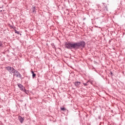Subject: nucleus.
Listing matches in <instances>:
<instances>
[{
  "label": "nucleus",
  "instance_id": "10",
  "mask_svg": "<svg viewBox=\"0 0 125 125\" xmlns=\"http://www.w3.org/2000/svg\"><path fill=\"white\" fill-rule=\"evenodd\" d=\"M61 109L62 111H65V108H64V107H61Z\"/></svg>",
  "mask_w": 125,
  "mask_h": 125
},
{
  "label": "nucleus",
  "instance_id": "7",
  "mask_svg": "<svg viewBox=\"0 0 125 125\" xmlns=\"http://www.w3.org/2000/svg\"><path fill=\"white\" fill-rule=\"evenodd\" d=\"M23 91H24V92H25L26 94H28L29 93V91L25 89L23 90Z\"/></svg>",
  "mask_w": 125,
  "mask_h": 125
},
{
  "label": "nucleus",
  "instance_id": "12",
  "mask_svg": "<svg viewBox=\"0 0 125 125\" xmlns=\"http://www.w3.org/2000/svg\"><path fill=\"white\" fill-rule=\"evenodd\" d=\"M1 45H2V43H1V42H0V46H1Z\"/></svg>",
  "mask_w": 125,
  "mask_h": 125
},
{
  "label": "nucleus",
  "instance_id": "2",
  "mask_svg": "<svg viewBox=\"0 0 125 125\" xmlns=\"http://www.w3.org/2000/svg\"><path fill=\"white\" fill-rule=\"evenodd\" d=\"M13 73L14 78H21V74L17 70H14Z\"/></svg>",
  "mask_w": 125,
  "mask_h": 125
},
{
  "label": "nucleus",
  "instance_id": "4",
  "mask_svg": "<svg viewBox=\"0 0 125 125\" xmlns=\"http://www.w3.org/2000/svg\"><path fill=\"white\" fill-rule=\"evenodd\" d=\"M18 86L20 88L21 90H22V91L25 89V87H24L23 85H22V84L20 83H18Z\"/></svg>",
  "mask_w": 125,
  "mask_h": 125
},
{
  "label": "nucleus",
  "instance_id": "6",
  "mask_svg": "<svg viewBox=\"0 0 125 125\" xmlns=\"http://www.w3.org/2000/svg\"><path fill=\"white\" fill-rule=\"evenodd\" d=\"M75 85H76V86H79L80 84H81V82H75L74 83Z\"/></svg>",
  "mask_w": 125,
  "mask_h": 125
},
{
  "label": "nucleus",
  "instance_id": "5",
  "mask_svg": "<svg viewBox=\"0 0 125 125\" xmlns=\"http://www.w3.org/2000/svg\"><path fill=\"white\" fill-rule=\"evenodd\" d=\"M19 120L20 123H21V124H22L23 123V122H24V120H25V118H22L21 116H19Z\"/></svg>",
  "mask_w": 125,
  "mask_h": 125
},
{
  "label": "nucleus",
  "instance_id": "3",
  "mask_svg": "<svg viewBox=\"0 0 125 125\" xmlns=\"http://www.w3.org/2000/svg\"><path fill=\"white\" fill-rule=\"evenodd\" d=\"M6 70L8 71V72H10V73H11V72H13L14 70V68L13 67L8 66L6 67Z\"/></svg>",
  "mask_w": 125,
  "mask_h": 125
},
{
  "label": "nucleus",
  "instance_id": "9",
  "mask_svg": "<svg viewBox=\"0 0 125 125\" xmlns=\"http://www.w3.org/2000/svg\"><path fill=\"white\" fill-rule=\"evenodd\" d=\"M31 73L32 74L33 78H34V77H36V74H35V73H34V71H31Z\"/></svg>",
  "mask_w": 125,
  "mask_h": 125
},
{
  "label": "nucleus",
  "instance_id": "1",
  "mask_svg": "<svg viewBox=\"0 0 125 125\" xmlns=\"http://www.w3.org/2000/svg\"><path fill=\"white\" fill-rule=\"evenodd\" d=\"M85 43L83 42L78 43L75 42L74 43L70 42H65V46L66 48H68V49H72V48H79L80 46H83V47Z\"/></svg>",
  "mask_w": 125,
  "mask_h": 125
},
{
  "label": "nucleus",
  "instance_id": "8",
  "mask_svg": "<svg viewBox=\"0 0 125 125\" xmlns=\"http://www.w3.org/2000/svg\"><path fill=\"white\" fill-rule=\"evenodd\" d=\"M15 33L16 34H17L18 35H20V32L17 31V30H15Z\"/></svg>",
  "mask_w": 125,
  "mask_h": 125
},
{
  "label": "nucleus",
  "instance_id": "11",
  "mask_svg": "<svg viewBox=\"0 0 125 125\" xmlns=\"http://www.w3.org/2000/svg\"><path fill=\"white\" fill-rule=\"evenodd\" d=\"M88 83L87 82V83H83V85L85 86H86V85H87V84Z\"/></svg>",
  "mask_w": 125,
  "mask_h": 125
},
{
  "label": "nucleus",
  "instance_id": "13",
  "mask_svg": "<svg viewBox=\"0 0 125 125\" xmlns=\"http://www.w3.org/2000/svg\"><path fill=\"white\" fill-rule=\"evenodd\" d=\"M36 11L35 10V7L33 8V12H35Z\"/></svg>",
  "mask_w": 125,
  "mask_h": 125
}]
</instances>
